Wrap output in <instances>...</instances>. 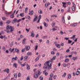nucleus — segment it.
<instances>
[{"label": "nucleus", "instance_id": "obj_1", "mask_svg": "<svg viewBox=\"0 0 80 80\" xmlns=\"http://www.w3.org/2000/svg\"><path fill=\"white\" fill-rule=\"evenodd\" d=\"M43 68H45L47 70H50L52 68V62L51 61H49L46 62L44 64Z\"/></svg>", "mask_w": 80, "mask_h": 80}, {"label": "nucleus", "instance_id": "obj_2", "mask_svg": "<svg viewBox=\"0 0 80 80\" xmlns=\"http://www.w3.org/2000/svg\"><path fill=\"white\" fill-rule=\"evenodd\" d=\"M10 71V69L9 68H7L3 70V72H7V73H9V72Z\"/></svg>", "mask_w": 80, "mask_h": 80}, {"label": "nucleus", "instance_id": "obj_3", "mask_svg": "<svg viewBox=\"0 0 80 80\" xmlns=\"http://www.w3.org/2000/svg\"><path fill=\"white\" fill-rule=\"evenodd\" d=\"M38 20V16H35L33 20V22H35V21L37 22V21Z\"/></svg>", "mask_w": 80, "mask_h": 80}, {"label": "nucleus", "instance_id": "obj_4", "mask_svg": "<svg viewBox=\"0 0 80 80\" xmlns=\"http://www.w3.org/2000/svg\"><path fill=\"white\" fill-rule=\"evenodd\" d=\"M25 48H26V51H28L29 50H30V46H25Z\"/></svg>", "mask_w": 80, "mask_h": 80}, {"label": "nucleus", "instance_id": "obj_5", "mask_svg": "<svg viewBox=\"0 0 80 80\" xmlns=\"http://www.w3.org/2000/svg\"><path fill=\"white\" fill-rule=\"evenodd\" d=\"M10 32H12V31L14 30V28H12V27L10 26Z\"/></svg>", "mask_w": 80, "mask_h": 80}, {"label": "nucleus", "instance_id": "obj_6", "mask_svg": "<svg viewBox=\"0 0 80 80\" xmlns=\"http://www.w3.org/2000/svg\"><path fill=\"white\" fill-rule=\"evenodd\" d=\"M17 59H18V58L17 56H16L15 58H12L13 61H14V60H17Z\"/></svg>", "mask_w": 80, "mask_h": 80}, {"label": "nucleus", "instance_id": "obj_7", "mask_svg": "<svg viewBox=\"0 0 80 80\" xmlns=\"http://www.w3.org/2000/svg\"><path fill=\"white\" fill-rule=\"evenodd\" d=\"M62 4H63V7H64V8H66V3L62 2Z\"/></svg>", "mask_w": 80, "mask_h": 80}, {"label": "nucleus", "instance_id": "obj_8", "mask_svg": "<svg viewBox=\"0 0 80 80\" xmlns=\"http://www.w3.org/2000/svg\"><path fill=\"white\" fill-rule=\"evenodd\" d=\"M17 64L16 63H14L13 64V67L15 68H17Z\"/></svg>", "mask_w": 80, "mask_h": 80}, {"label": "nucleus", "instance_id": "obj_9", "mask_svg": "<svg viewBox=\"0 0 80 80\" xmlns=\"http://www.w3.org/2000/svg\"><path fill=\"white\" fill-rule=\"evenodd\" d=\"M15 52H16V53H19L20 51H19V50H18L17 48H15Z\"/></svg>", "mask_w": 80, "mask_h": 80}, {"label": "nucleus", "instance_id": "obj_10", "mask_svg": "<svg viewBox=\"0 0 80 80\" xmlns=\"http://www.w3.org/2000/svg\"><path fill=\"white\" fill-rule=\"evenodd\" d=\"M6 30H9V29H10V26H9V25H8L6 26Z\"/></svg>", "mask_w": 80, "mask_h": 80}, {"label": "nucleus", "instance_id": "obj_11", "mask_svg": "<svg viewBox=\"0 0 80 80\" xmlns=\"http://www.w3.org/2000/svg\"><path fill=\"white\" fill-rule=\"evenodd\" d=\"M27 67V70H30V66L28 65V64H27L26 66Z\"/></svg>", "mask_w": 80, "mask_h": 80}, {"label": "nucleus", "instance_id": "obj_12", "mask_svg": "<svg viewBox=\"0 0 80 80\" xmlns=\"http://www.w3.org/2000/svg\"><path fill=\"white\" fill-rule=\"evenodd\" d=\"M71 75H70V74L68 75V78L69 79H70V78H71Z\"/></svg>", "mask_w": 80, "mask_h": 80}, {"label": "nucleus", "instance_id": "obj_13", "mask_svg": "<svg viewBox=\"0 0 80 80\" xmlns=\"http://www.w3.org/2000/svg\"><path fill=\"white\" fill-rule=\"evenodd\" d=\"M69 61V59L68 58L66 59L65 60L64 62H66V63H67V62H68Z\"/></svg>", "mask_w": 80, "mask_h": 80}, {"label": "nucleus", "instance_id": "obj_14", "mask_svg": "<svg viewBox=\"0 0 80 80\" xmlns=\"http://www.w3.org/2000/svg\"><path fill=\"white\" fill-rule=\"evenodd\" d=\"M28 56H26L24 57V60L25 61H27V58H28Z\"/></svg>", "mask_w": 80, "mask_h": 80}, {"label": "nucleus", "instance_id": "obj_15", "mask_svg": "<svg viewBox=\"0 0 80 80\" xmlns=\"http://www.w3.org/2000/svg\"><path fill=\"white\" fill-rule=\"evenodd\" d=\"M31 37H34V33H33V31H32V32L31 33Z\"/></svg>", "mask_w": 80, "mask_h": 80}, {"label": "nucleus", "instance_id": "obj_16", "mask_svg": "<svg viewBox=\"0 0 80 80\" xmlns=\"http://www.w3.org/2000/svg\"><path fill=\"white\" fill-rule=\"evenodd\" d=\"M56 47H58V48H60V44H56Z\"/></svg>", "mask_w": 80, "mask_h": 80}, {"label": "nucleus", "instance_id": "obj_17", "mask_svg": "<svg viewBox=\"0 0 80 80\" xmlns=\"http://www.w3.org/2000/svg\"><path fill=\"white\" fill-rule=\"evenodd\" d=\"M13 22L15 23H16V22H17V19L16 18H14L13 20Z\"/></svg>", "mask_w": 80, "mask_h": 80}, {"label": "nucleus", "instance_id": "obj_18", "mask_svg": "<svg viewBox=\"0 0 80 80\" xmlns=\"http://www.w3.org/2000/svg\"><path fill=\"white\" fill-rule=\"evenodd\" d=\"M27 55L28 56L32 55V52H28L27 53Z\"/></svg>", "mask_w": 80, "mask_h": 80}, {"label": "nucleus", "instance_id": "obj_19", "mask_svg": "<svg viewBox=\"0 0 80 80\" xmlns=\"http://www.w3.org/2000/svg\"><path fill=\"white\" fill-rule=\"evenodd\" d=\"M38 77V74H36L34 75V78H37Z\"/></svg>", "mask_w": 80, "mask_h": 80}, {"label": "nucleus", "instance_id": "obj_20", "mask_svg": "<svg viewBox=\"0 0 80 80\" xmlns=\"http://www.w3.org/2000/svg\"><path fill=\"white\" fill-rule=\"evenodd\" d=\"M20 17H23L24 16V14L23 13H21L20 14Z\"/></svg>", "mask_w": 80, "mask_h": 80}, {"label": "nucleus", "instance_id": "obj_21", "mask_svg": "<svg viewBox=\"0 0 80 80\" xmlns=\"http://www.w3.org/2000/svg\"><path fill=\"white\" fill-rule=\"evenodd\" d=\"M10 17L12 18H14V13H13L12 15H11Z\"/></svg>", "mask_w": 80, "mask_h": 80}, {"label": "nucleus", "instance_id": "obj_22", "mask_svg": "<svg viewBox=\"0 0 80 80\" xmlns=\"http://www.w3.org/2000/svg\"><path fill=\"white\" fill-rule=\"evenodd\" d=\"M75 7H74V6H72V11H75Z\"/></svg>", "mask_w": 80, "mask_h": 80}, {"label": "nucleus", "instance_id": "obj_23", "mask_svg": "<svg viewBox=\"0 0 80 80\" xmlns=\"http://www.w3.org/2000/svg\"><path fill=\"white\" fill-rule=\"evenodd\" d=\"M39 59V57H37L36 59H35V62H37L38 60V59Z\"/></svg>", "mask_w": 80, "mask_h": 80}, {"label": "nucleus", "instance_id": "obj_24", "mask_svg": "<svg viewBox=\"0 0 80 80\" xmlns=\"http://www.w3.org/2000/svg\"><path fill=\"white\" fill-rule=\"evenodd\" d=\"M64 18V17L63 16L62 18V22L63 23H65V19Z\"/></svg>", "mask_w": 80, "mask_h": 80}, {"label": "nucleus", "instance_id": "obj_25", "mask_svg": "<svg viewBox=\"0 0 80 80\" xmlns=\"http://www.w3.org/2000/svg\"><path fill=\"white\" fill-rule=\"evenodd\" d=\"M28 11V8H26L25 9V13H26Z\"/></svg>", "mask_w": 80, "mask_h": 80}, {"label": "nucleus", "instance_id": "obj_26", "mask_svg": "<svg viewBox=\"0 0 80 80\" xmlns=\"http://www.w3.org/2000/svg\"><path fill=\"white\" fill-rule=\"evenodd\" d=\"M11 22V21L10 20H8L6 22V23L9 24Z\"/></svg>", "mask_w": 80, "mask_h": 80}, {"label": "nucleus", "instance_id": "obj_27", "mask_svg": "<svg viewBox=\"0 0 80 80\" xmlns=\"http://www.w3.org/2000/svg\"><path fill=\"white\" fill-rule=\"evenodd\" d=\"M44 25L45 27H47L48 26V25H47V24H46V22H43Z\"/></svg>", "mask_w": 80, "mask_h": 80}, {"label": "nucleus", "instance_id": "obj_28", "mask_svg": "<svg viewBox=\"0 0 80 80\" xmlns=\"http://www.w3.org/2000/svg\"><path fill=\"white\" fill-rule=\"evenodd\" d=\"M51 55H55V52L53 51H51Z\"/></svg>", "mask_w": 80, "mask_h": 80}, {"label": "nucleus", "instance_id": "obj_29", "mask_svg": "<svg viewBox=\"0 0 80 80\" xmlns=\"http://www.w3.org/2000/svg\"><path fill=\"white\" fill-rule=\"evenodd\" d=\"M80 73V72L78 71L76 72V75H78Z\"/></svg>", "mask_w": 80, "mask_h": 80}, {"label": "nucleus", "instance_id": "obj_30", "mask_svg": "<svg viewBox=\"0 0 80 80\" xmlns=\"http://www.w3.org/2000/svg\"><path fill=\"white\" fill-rule=\"evenodd\" d=\"M38 12L39 13H40L41 14H42V10H40L38 11Z\"/></svg>", "mask_w": 80, "mask_h": 80}, {"label": "nucleus", "instance_id": "obj_31", "mask_svg": "<svg viewBox=\"0 0 80 80\" xmlns=\"http://www.w3.org/2000/svg\"><path fill=\"white\" fill-rule=\"evenodd\" d=\"M73 60H76V59H77V57H73L72 58Z\"/></svg>", "mask_w": 80, "mask_h": 80}, {"label": "nucleus", "instance_id": "obj_32", "mask_svg": "<svg viewBox=\"0 0 80 80\" xmlns=\"http://www.w3.org/2000/svg\"><path fill=\"white\" fill-rule=\"evenodd\" d=\"M39 79L40 80H43V78L42 77L40 76L39 77Z\"/></svg>", "mask_w": 80, "mask_h": 80}, {"label": "nucleus", "instance_id": "obj_33", "mask_svg": "<svg viewBox=\"0 0 80 80\" xmlns=\"http://www.w3.org/2000/svg\"><path fill=\"white\" fill-rule=\"evenodd\" d=\"M45 5L46 7H48V3H45Z\"/></svg>", "mask_w": 80, "mask_h": 80}, {"label": "nucleus", "instance_id": "obj_34", "mask_svg": "<svg viewBox=\"0 0 80 80\" xmlns=\"http://www.w3.org/2000/svg\"><path fill=\"white\" fill-rule=\"evenodd\" d=\"M10 47H12L13 46V42H11L9 45Z\"/></svg>", "mask_w": 80, "mask_h": 80}, {"label": "nucleus", "instance_id": "obj_35", "mask_svg": "<svg viewBox=\"0 0 80 80\" xmlns=\"http://www.w3.org/2000/svg\"><path fill=\"white\" fill-rule=\"evenodd\" d=\"M3 25V22L0 21V26H2Z\"/></svg>", "mask_w": 80, "mask_h": 80}, {"label": "nucleus", "instance_id": "obj_36", "mask_svg": "<svg viewBox=\"0 0 80 80\" xmlns=\"http://www.w3.org/2000/svg\"><path fill=\"white\" fill-rule=\"evenodd\" d=\"M72 42V41L71 40H68V43H71Z\"/></svg>", "mask_w": 80, "mask_h": 80}, {"label": "nucleus", "instance_id": "obj_37", "mask_svg": "<svg viewBox=\"0 0 80 80\" xmlns=\"http://www.w3.org/2000/svg\"><path fill=\"white\" fill-rule=\"evenodd\" d=\"M55 58H56V56H54L53 57L52 59H51V60H55Z\"/></svg>", "mask_w": 80, "mask_h": 80}, {"label": "nucleus", "instance_id": "obj_38", "mask_svg": "<svg viewBox=\"0 0 80 80\" xmlns=\"http://www.w3.org/2000/svg\"><path fill=\"white\" fill-rule=\"evenodd\" d=\"M21 21H22V19H19L18 20H17V23H19V22H20Z\"/></svg>", "mask_w": 80, "mask_h": 80}, {"label": "nucleus", "instance_id": "obj_39", "mask_svg": "<svg viewBox=\"0 0 80 80\" xmlns=\"http://www.w3.org/2000/svg\"><path fill=\"white\" fill-rule=\"evenodd\" d=\"M18 77H21V73H19L18 74Z\"/></svg>", "mask_w": 80, "mask_h": 80}, {"label": "nucleus", "instance_id": "obj_40", "mask_svg": "<svg viewBox=\"0 0 80 80\" xmlns=\"http://www.w3.org/2000/svg\"><path fill=\"white\" fill-rule=\"evenodd\" d=\"M21 65L22 67H24V66H25L26 65L25 63H24L23 64H21Z\"/></svg>", "mask_w": 80, "mask_h": 80}, {"label": "nucleus", "instance_id": "obj_41", "mask_svg": "<svg viewBox=\"0 0 80 80\" xmlns=\"http://www.w3.org/2000/svg\"><path fill=\"white\" fill-rule=\"evenodd\" d=\"M56 55L57 57H59V55H60V53L58 52H57L56 53Z\"/></svg>", "mask_w": 80, "mask_h": 80}, {"label": "nucleus", "instance_id": "obj_42", "mask_svg": "<svg viewBox=\"0 0 80 80\" xmlns=\"http://www.w3.org/2000/svg\"><path fill=\"white\" fill-rule=\"evenodd\" d=\"M14 77H15V78H17V74L16 73H15L14 74Z\"/></svg>", "mask_w": 80, "mask_h": 80}, {"label": "nucleus", "instance_id": "obj_43", "mask_svg": "<svg viewBox=\"0 0 80 80\" xmlns=\"http://www.w3.org/2000/svg\"><path fill=\"white\" fill-rule=\"evenodd\" d=\"M76 26H77V24H74L72 25V27H76Z\"/></svg>", "mask_w": 80, "mask_h": 80}, {"label": "nucleus", "instance_id": "obj_44", "mask_svg": "<svg viewBox=\"0 0 80 80\" xmlns=\"http://www.w3.org/2000/svg\"><path fill=\"white\" fill-rule=\"evenodd\" d=\"M2 20H6V18L4 17H3L2 18Z\"/></svg>", "mask_w": 80, "mask_h": 80}, {"label": "nucleus", "instance_id": "obj_45", "mask_svg": "<svg viewBox=\"0 0 80 80\" xmlns=\"http://www.w3.org/2000/svg\"><path fill=\"white\" fill-rule=\"evenodd\" d=\"M53 73H51L50 75V77L51 78H52L53 77Z\"/></svg>", "mask_w": 80, "mask_h": 80}, {"label": "nucleus", "instance_id": "obj_46", "mask_svg": "<svg viewBox=\"0 0 80 80\" xmlns=\"http://www.w3.org/2000/svg\"><path fill=\"white\" fill-rule=\"evenodd\" d=\"M23 56H22L21 57V58L20 59V60H21V61H22V60H23Z\"/></svg>", "mask_w": 80, "mask_h": 80}, {"label": "nucleus", "instance_id": "obj_47", "mask_svg": "<svg viewBox=\"0 0 80 80\" xmlns=\"http://www.w3.org/2000/svg\"><path fill=\"white\" fill-rule=\"evenodd\" d=\"M2 50L4 51H5V48L4 46H3L2 48Z\"/></svg>", "mask_w": 80, "mask_h": 80}, {"label": "nucleus", "instance_id": "obj_48", "mask_svg": "<svg viewBox=\"0 0 80 80\" xmlns=\"http://www.w3.org/2000/svg\"><path fill=\"white\" fill-rule=\"evenodd\" d=\"M55 23H52V27H55Z\"/></svg>", "mask_w": 80, "mask_h": 80}, {"label": "nucleus", "instance_id": "obj_49", "mask_svg": "<svg viewBox=\"0 0 80 80\" xmlns=\"http://www.w3.org/2000/svg\"><path fill=\"white\" fill-rule=\"evenodd\" d=\"M31 15H33V11L32 10L31 11Z\"/></svg>", "mask_w": 80, "mask_h": 80}, {"label": "nucleus", "instance_id": "obj_50", "mask_svg": "<svg viewBox=\"0 0 80 80\" xmlns=\"http://www.w3.org/2000/svg\"><path fill=\"white\" fill-rule=\"evenodd\" d=\"M60 33L61 35H63V31H60Z\"/></svg>", "mask_w": 80, "mask_h": 80}, {"label": "nucleus", "instance_id": "obj_51", "mask_svg": "<svg viewBox=\"0 0 80 80\" xmlns=\"http://www.w3.org/2000/svg\"><path fill=\"white\" fill-rule=\"evenodd\" d=\"M69 52H70V49H68L66 51V52H67V53H68Z\"/></svg>", "mask_w": 80, "mask_h": 80}, {"label": "nucleus", "instance_id": "obj_52", "mask_svg": "<svg viewBox=\"0 0 80 80\" xmlns=\"http://www.w3.org/2000/svg\"><path fill=\"white\" fill-rule=\"evenodd\" d=\"M73 53H74V54H75V55H77V52L73 51Z\"/></svg>", "mask_w": 80, "mask_h": 80}, {"label": "nucleus", "instance_id": "obj_53", "mask_svg": "<svg viewBox=\"0 0 80 80\" xmlns=\"http://www.w3.org/2000/svg\"><path fill=\"white\" fill-rule=\"evenodd\" d=\"M66 75H67L66 73H64L63 74V77H65V76H66Z\"/></svg>", "mask_w": 80, "mask_h": 80}, {"label": "nucleus", "instance_id": "obj_54", "mask_svg": "<svg viewBox=\"0 0 80 80\" xmlns=\"http://www.w3.org/2000/svg\"><path fill=\"white\" fill-rule=\"evenodd\" d=\"M43 39H45V38H47V36H44L42 37Z\"/></svg>", "mask_w": 80, "mask_h": 80}, {"label": "nucleus", "instance_id": "obj_55", "mask_svg": "<svg viewBox=\"0 0 80 80\" xmlns=\"http://www.w3.org/2000/svg\"><path fill=\"white\" fill-rule=\"evenodd\" d=\"M38 49V45H36L35 47V50H37Z\"/></svg>", "mask_w": 80, "mask_h": 80}, {"label": "nucleus", "instance_id": "obj_56", "mask_svg": "<svg viewBox=\"0 0 80 80\" xmlns=\"http://www.w3.org/2000/svg\"><path fill=\"white\" fill-rule=\"evenodd\" d=\"M53 78H54V79H56V78H57V75H56V76L54 75L53 77Z\"/></svg>", "mask_w": 80, "mask_h": 80}, {"label": "nucleus", "instance_id": "obj_57", "mask_svg": "<svg viewBox=\"0 0 80 80\" xmlns=\"http://www.w3.org/2000/svg\"><path fill=\"white\" fill-rule=\"evenodd\" d=\"M38 19L40 20L41 19V15H40L38 17Z\"/></svg>", "mask_w": 80, "mask_h": 80}, {"label": "nucleus", "instance_id": "obj_58", "mask_svg": "<svg viewBox=\"0 0 80 80\" xmlns=\"http://www.w3.org/2000/svg\"><path fill=\"white\" fill-rule=\"evenodd\" d=\"M14 50H15V48H13L12 49V50L11 51V52L12 53V52H13V51H14Z\"/></svg>", "mask_w": 80, "mask_h": 80}, {"label": "nucleus", "instance_id": "obj_59", "mask_svg": "<svg viewBox=\"0 0 80 80\" xmlns=\"http://www.w3.org/2000/svg\"><path fill=\"white\" fill-rule=\"evenodd\" d=\"M25 48L23 49L22 50L21 52H23L25 51Z\"/></svg>", "mask_w": 80, "mask_h": 80}, {"label": "nucleus", "instance_id": "obj_60", "mask_svg": "<svg viewBox=\"0 0 80 80\" xmlns=\"http://www.w3.org/2000/svg\"><path fill=\"white\" fill-rule=\"evenodd\" d=\"M56 30H57V29H56V28H52L53 31H55Z\"/></svg>", "mask_w": 80, "mask_h": 80}, {"label": "nucleus", "instance_id": "obj_61", "mask_svg": "<svg viewBox=\"0 0 80 80\" xmlns=\"http://www.w3.org/2000/svg\"><path fill=\"white\" fill-rule=\"evenodd\" d=\"M27 80H30V78H29V76H28L27 78Z\"/></svg>", "mask_w": 80, "mask_h": 80}, {"label": "nucleus", "instance_id": "obj_62", "mask_svg": "<svg viewBox=\"0 0 80 80\" xmlns=\"http://www.w3.org/2000/svg\"><path fill=\"white\" fill-rule=\"evenodd\" d=\"M0 38H1V39H3V36L2 35H1L0 37Z\"/></svg>", "mask_w": 80, "mask_h": 80}, {"label": "nucleus", "instance_id": "obj_63", "mask_svg": "<svg viewBox=\"0 0 80 80\" xmlns=\"http://www.w3.org/2000/svg\"><path fill=\"white\" fill-rule=\"evenodd\" d=\"M28 18L29 19V20H30V17L29 16H28Z\"/></svg>", "mask_w": 80, "mask_h": 80}, {"label": "nucleus", "instance_id": "obj_64", "mask_svg": "<svg viewBox=\"0 0 80 80\" xmlns=\"http://www.w3.org/2000/svg\"><path fill=\"white\" fill-rule=\"evenodd\" d=\"M77 71H78V72H79V73H80V68H78V69Z\"/></svg>", "mask_w": 80, "mask_h": 80}]
</instances>
